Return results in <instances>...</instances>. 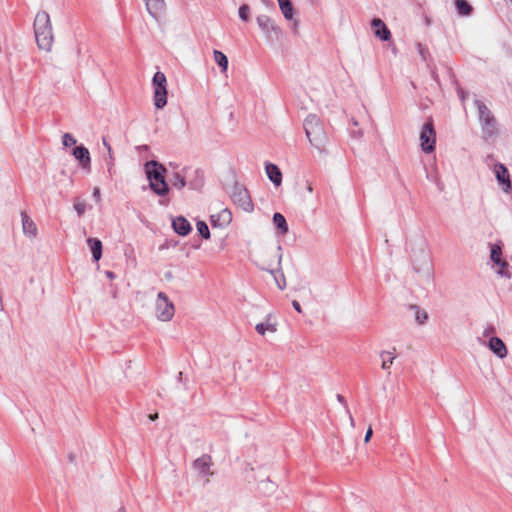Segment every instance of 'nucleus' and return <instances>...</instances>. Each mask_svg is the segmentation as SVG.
I'll use <instances>...</instances> for the list:
<instances>
[{"instance_id": "obj_13", "label": "nucleus", "mask_w": 512, "mask_h": 512, "mask_svg": "<svg viewBox=\"0 0 512 512\" xmlns=\"http://www.w3.org/2000/svg\"><path fill=\"white\" fill-rule=\"evenodd\" d=\"M372 27L375 29V36L382 41H388L391 38V32L386 24L380 18H374L371 22Z\"/></svg>"}, {"instance_id": "obj_6", "label": "nucleus", "mask_w": 512, "mask_h": 512, "mask_svg": "<svg viewBox=\"0 0 512 512\" xmlns=\"http://www.w3.org/2000/svg\"><path fill=\"white\" fill-rule=\"evenodd\" d=\"M436 132L433 120L429 119L420 132V146L423 152L431 153L435 150Z\"/></svg>"}, {"instance_id": "obj_27", "label": "nucleus", "mask_w": 512, "mask_h": 512, "mask_svg": "<svg viewBox=\"0 0 512 512\" xmlns=\"http://www.w3.org/2000/svg\"><path fill=\"white\" fill-rule=\"evenodd\" d=\"M490 259L494 264H499L502 260V243L490 245Z\"/></svg>"}, {"instance_id": "obj_46", "label": "nucleus", "mask_w": 512, "mask_h": 512, "mask_svg": "<svg viewBox=\"0 0 512 512\" xmlns=\"http://www.w3.org/2000/svg\"><path fill=\"white\" fill-rule=\"evenodd\" d=\"M102 143L104 145V147L108 150V152H111V146H110V143L107 141L106 137H103L102 138Z\"/></svg>"}, {"instance_id": "obj_18", "label": "nucleus", "mask_w": 512, "mask_h": 512, "mask_svg": "<svg viewBox=\"0 0 512 512\" xmlns=\"http://www.w3.org/2000/svg\"><path fill=\"white\" fill-rule=\"evenodd\" d=\"M489 348L501 359L507 356L506 345L499 337L494 336L489 339Z\"/></svg>"}, {"instance_id": "obj_15", "label": "nucleus", "mask_w": 512, "mask_h": 512, "mask_svg": "<svg viewBox=\"0 0 512 512\" xmlns=\"http://www.w3.org/2000/svg\"><path fill=\"white\" fill-rule=\"evenodd\" d=\"M172 227L174 231L181 236H186L191 231V225L188 220L183 216H177L172 220Z\"/></svg>"}, {"instance_id": "obj_48", "label": "nucleus", "mask_w": 512, "mask_h": 512, "mask_svg": "<svg viewBox=\"0 0 512 512\" xmlns=\"http://www.w3.org/2000/svg\"><path fill=\"white\" fill-rule=\"evenodd\" d=\"M107 165H108V171H109V173H111V170H112V167H113V160L109 159Z\"/></svg>"}, {"instance_id": "obj_37", "label": "nucleus", "mask_w": 512, "mask_h": 512, "mask_svg": "<svg viewBox=\"0 0 512 512\" xmlns=\"http://www.w3.org/2000/svg\"><path fill=\"white\" fill-rule=\"evenodd\" d=\"M249 12L250 8L247 4L241 5L239 8V17L241 18V20L247 22L249 20Z\"/></svg>"}, {"instance_id": "obj_50", "label": "nucleus", "mask_w": 512, "mask_h": 512, "mask_svg": "<svg viewBox=\"0 0 512 512\" xmlns=\"http://www.w3.org/2000/svg\"><path fill=\"white\" fill-rule=\"evenodd\" d=\"M348 416H349V419H350L351 427H353V428H354V427H355L354 419H353V417H352V415H351V414H350V415H348Z\"/></svg>"}, {"instance_id": "obj_44", "label": "nucleus", "mask_w": 512, "mask_h": 512, "mask_svg": "<svg viewBox=\"0 0 512 512\" xmlns=\"http://www.w3.org/2000/svg\"><path fill=\"white\" fill-rule=\"evenodd\" d=\"M458 96L460 98L461 101H464L467 97V92H465L463 89L459 88L458 89Z\"/></svg>"}, {"instance_id": "obj_49", "label": "nucleus", "mask_w": 512, "mask_h": 512, "mask_svg": "<svg viewBox=\"0 0 512 512\" xmlns=\"http://www.w3.org/2000/svg\"><path fill=\"white\" fill-rule=\"evenodd\" d=\"M157 418H158V413H154V414H150L149 415V419L152 420V421L156 420Z\"/></svg>"}, {"instance_id": "obj_43", "label": "nucleus", "mask_w": 512, "mask_h": 512, "mask_svg": "<svg viewBox=\"0 0 512 512\" xmlns=\"http://www.w3.org/2000/svg\"><path fill=\"white\" fill-rule=\"evenodd\" d=\"M292 306L293 308L298 312V313H302V308H301V305L298 301L294 300L292 301Z\"/></svg>"}, {"instance_id": "obj_45", "label": "nucleus", "mask_w": 512, "mask_h": 512, "mask_svg": "<svg viewBox=\"0 0 512 512\" xmlns=\"http://www.w3.org/2000/svg\"><path fill=\"white\" fill-rule=\"evenodd\" d=\"M93 197L96 199L97 202L100 201V189L98 187L94 188Z\"/></svg>"}, {"instance_id": "obj_36", "label": "nucleus", "mask_w": 512, "mask_h": 512, "mask_svg": "<svg viewBox=\"0 0 512 512\" xmlns=\"http://www.w3.org/2000/svg\"><path fill=\"white\" fill-rule=\"evenodd\" d=\"M74 209L78 216L81 217L86 211V203L82 200L76 199L74 202Z\"/></svg>"}, {"instance_id": "obj_22", "label": "nucleus", "mask_w": 512, "mask_h": 512, "mask_svg": "<svg viewBox=\"0 0 512 512\" xmlns=\"http://www.w3.org/2000/svg\"><path fill=\"white\" fill-rule=\"evenodd\" d=\"M272 220H273V224L279 230L281 235L287 234V232H288V224H287V221H286L285 217L281 213L276 212L273 215V219Z\"/></svg>"}, {"instance_id": "obj_12", "label": "nucleus", "mask_w": 512, "mask_h": 512, "mask_svg": "<svg viewBox=\"0 0 512 512\" xmlns=\"http://www.w3.org/2000/svg\"><path fill=\"white\" fill-rule=\"evenodd\" d=\"M73 156L79 161L84 170H90L91 158L89 150L84 145L76 146L73 149Z\"/></svg>"}, {"instance_id": "obj_19", "label": "nucleus", "mask_w": 512, "mask_h": 512, "mask_svg": "<svg viewBox=\"0 0 512 512\" xmlns=\"http://www.w3.org/2000/svg\"><path fill=\"white\" fill-rule=\"evenodd\" d=\"M167 86H160L154 88V105L157 109H163L167 104Z\"/></svg>"}, {"instance_id": "obj_42", "label": "nucleus", "mask_w": 512, "mask_h": 512, "mask_svg": "<svg viewBox=\"0 0 512 512\" xmlns=\"http://www.w3.org/2000/svg\"><path fill=\"white\" fill-rule=\"evenodd\" d=\"M494 332H495L494 327H493L492 325H490V326H488V327L484 330L483 335H484L485 337H487V336H489L490 334H493Z\"/></svg>"}, {"instance_id": "obj_32", "label": "nucleus", "mask_w": 512, "mask_h": 512, "mask_svg": "<svg viewBox=\"0 0 512 512\" xmlns=\"http://www.w3.org/2000/svg\"><path fill=\"white\" fill-rule=\"evenodd\" d=\"M153 88L167 86V79L164 73L157 71L152 78Z\"/></svg>"}, {"instance_id": "obj_14", "label": "nucleus", "mask_w": 512, "mask_h": 512, "mask_svg": "<svg viewBox=\"0 0 512 512\" xmlns=\"http://www.w3.org/2000/svg\"><path fill=\"white\" fill-rule=\"evenodd\" d=\"M257 23H258L260 29L267 36H271L272 32H274L276 35L279 33V28L274 24V22L267 15L258 16Z\"/></svg>"}, {"instance_id": "obj_41", "label": "nucleus", "mask_w": 512, "mask_h": 512, "mask_svg": "<svg viewBox=\"0 0 512 512\" xmlns=\"http://www.w3.org/2000/svg\"><path fill=\"white\" fill-rule=\"evenodd\" d=\"M372 435H373V430H372V428H371V427H369V428L367 429L366 434H365V437H364V441H365V443H368V442L370 441V439H371Z\"/></svg>"}, {"instance_id": "obj_55", "label": "nucleus", "mask_w": 512, "mask_h": 512, "mask_svg": "<svg viewBox=\"0 0 512 512\" xmlns=\"http://www.w3.org/2000/svg\"><path fill=\"white\" fill-rule=\"evenodd\" d=\"M108 156H109V159H110V160H113V153H112V151H111V152H108Z\"/></svg>"}, {"instance_id": "obj_8", "label": "nucleus", "mask_w": 512, "mask_h": 512, "mask_svg": "<svg viewBox=\"0 0 512 512\" xmlns=\"http://www.w3.org/2000/svg\"><path fill=\"white\" fill-rule=\"evenodd\" d=\"M231 198L233 202L238 205L245 212H252L254 209L253 202L249 195L248 190L238 183L233 186Z\"/></svg>"}, {"instance_id": "obj_57", "label": "nucleus", "mask_w": 512, "mask_h": 512, "mask_svg": "<svg viewBox=\"0 0 512 512\" xmlns=\"http://www.w3.org/2000/svg\"><path fill=\"white\" fill-rule=\"evenodd\" d=\"M178 379H179V381H181V380H182V372H179V374H178Z\"/></svg>"}, {"instance_id": "obj_34", "label": "nucleus", "mask_w": 512, "mask_h": 512, "mask_svg": "<svg viewBox=\"0 0 512 512\" xmlns=\"http://www.w3.org/2000/svg\"><path fill=\"white\" fill-rule=\"evenodd\" d=\"M196 227H197V230L202 238H204V239L210 238V230L204 221H198L196 224Z\"/></svg>"}, {"instance_id": "obj_16", "label": "nucleus", "mask_w": 512, "mask_h": 512, "mask_svg": "<svg viewBox=\"0 0 512 512\" xmlns=\"http://www.w3.org/2000/svg\"><path fill=\"white\" fill-rule=\"evenodd\" d=\"M265 171L269 180L275 185L280 186L282 183V172L279 167L273 163H267L265 165Z\"/></svg>"}, {"instance_id": "obj_24", "label": "nucleus", "mask_w": 512, "mask_h": 512, "mask_svg": "<svg viewBox=\"0 0 512 512\" xmlns=\"http://www.w3.org/2000/svg\"><path fill=\"white\" fill-rule=\"evenodd\" d=\"M268 272L273 276L277 287L280 290H284L286 288V279L280 267L277 269H268Z\"/></svg>"}, {"instance_id": "obj_54", "label": "nucleus", "mask_w": 512, "mask_h": 512, "mask_svg": "<svg viewBox=\"0 0 512 512\" xmlns=\"http://www.w3.org/2000/svg\"><path fill=\"white\" fill-rule=\"evenodd\" d=\"M307 190H308L310 193L313 191V188H312L311 184H308V186H307Z\"/></svg>"}, {"instance_id": "obj_35", "label": "nucleus", "mask_w": 512, "mask_h": 512, "mask_svg": "<svg viewBox=\"0 0 512 512\" xmlns=\"http://www.w3.org/2000/svg\"><path fill=\"white\" fill-rule=\"evenodd\" d=\"M197 179L189 183L191 189H198L203 185V175L200 170H195Z\"/></svg>"}, {"instance_id": "obj_21", "label": "nucleus", "mask_w": 512, "mask_h": 512, "mask_svg": "<svg viewBox=\"0 0 512 512\" xmlns=\"http://www.w3.org/2000/svg\"><path fill=\"white\" fill-rule=\"evenodd\" d=\"M87 243L91 249L94 261H99L102 257V242L97 238H88Z\"/></svg>"}, {"instance_id": "obj_9", "label": "nucleus", "mask_w": 512, "mask_h": 512, "mask_svg": "<svg viewBox=\"0 0 512 512\" xmlns=\"http://www.w3.org/2000/svg\"><path fill=\"white\" fill-rule=\"evenodd\" d=\"M494 172L497 181L500 185H502V189L504 192L508 193L511 190V181L508 169L504 164L497 163L494 166Z\"/></svg>"}, {"instance_id": "obj_38", "label": "nucleus", "mask_w": 512, "mask_h": 512, "mask_svg": "<svg viewBox=\"0 0 512 512\" xmlns=\"http://www.w3.org/2000/svg\"><path fill=\"white\" fill-rule=\"evenodd\" d=\"M62 143L65 147H69L76 144V139L70 133H65L63 135Z\"/></svg>"}, {"instance_id": "obj_40", "label": "nucleus", "mask_w": 512, "mask_h": 512, "mask_svg": "<svg viewBox=\"0 0 512 512\" xmlns=\"http://www.w3.org/2000/svg\"><path fill=\"white\" fill-rule=\"evenodd\" d=\"M336 398H337V401H338L339 403H341V404L344 406V408H345V410H346V413H347L348 415H350V410H349V408H348V405H347V402H346V400H345L344 396H342L341 394H337V395H336Z\"/></svg>"}, {"instance_id": "obj_10", "label": "nucleus", "mask_w": 512, "mask_h": 512, "mask_svg": "<svg viewBox=\"0 0 512 512\" xmlns=\"http://www.w3.org/2000/svg\"><path fill=\"white\" fill-rule=\"evenodd\" d=\"M146 5V9L151 17L156 21L163 15L166 10V3L164 0H143Z\"/></svg>"}, {"instance_id": "obj_26", "label": "nucleus", "mask_w": 512, "mask_h": 512, "mask_svg": "<svg viewBox=\"0 0 512 512\" xmlns=\"http://www.w3.org/2000/svg\"><path fill=\"white\" fill-rule=\"evenodd\" d=\"M279 3V7L281 12L283 13L285 19L291 20L294 14V8L291 3V0H277Z\"/></svg>"}, {"instance_id": "obj_39", "label": "nucleus", "mask_w": 512, "mask_h": 512, "mask_svg": "<svg viewBox=\"0 0 512 512\" xmlns=\"http://www.w3.org/2000/svg\"><path fill=\"white\" fill-rule=\"evenodd\" d=\"M416 46H417L419 55L421 56L422 60L426 61L429 56L428 49L425 46H423L421 43H417Z\"/></svg>"}, {"instance_id": "obj_2", "label": "nucleus", "mask_w": 512, "mask_h": 512, "mask_svg": "<svg viewBox=\"0 0 512 512\" xmlns=\"http://www.w3.org/2000/svg\"><path fill=\"white\" fill-rule=\"evenodd\" d=\"M34 33L37 45L40 49L50 51L53 46V33L50 16L45 11L36 14L34 20Z\"/></svg>"}, {"instance_id": "obj_30", "label": "nucleus", "mask_w": 512, "mask_h": 512, "mask_svg": "<svg viewBox=\"0 0 512 512\" xmlns=\"http://www.w3.org/2000/svg\"><path fill=\"white\" fill-rule=\"evenodd\" d=\"M380 357L382 359V365H381L382 369L389 370L391 365L393 364L394 359H395L393 352L382 351L380 353Z\"/></svg>"}, {"instance_id": "obj_51", "label": "nucleus", "mask_w": 512, "mask_h": 512, "mask_svg": "<svg viewBox=\"0 0 512 512\" xmlns=\"http://www.w3.org/2000/svg\"><path fill=\"white\" fill-rule=\"evenodd\" d=\"M106 275H107V277H109L110 279H113V278H114V273H113V272H111V271H107V272H106Z\"/></svg>"}, {"instance_id": "obj_11", "label": "nucleus", "mask_w": 512, "mask_h": 512, "mask_svg": "<svg viewBox=\"0 0 512 512\" xmlns=\"http://www.w3.org/2000/svg\"><path fill=\"white\" fill-rule=\"evenodd\" d=\"M211 464V457L207 454L202 455L193 462L195 470H197L199 475L202 477L212 475V472L210 471Z\"/></svg>"}, {"instance_id": "obj_3", "label": "nucleus", "mask_w": 512, "mask_h": 512, "mask_svg": "<svg viewBox=\"0 0 512 512\" xmlns=\"http://www.w3.org/2000/svg\"><path fill=\"white\" fill-rule=\"evenodd\" d=\"M145 172L150 181V188L159 196H165L169 192L168 184L165 181L164 173L166 168L155 160L145 164Z\"/></svg>"}, {"instance_id": "obj_28", "label": "nucleus", "mask_w": 512, "mask_h": 512, "mask_svg": "<svg viewBox=\"0 0 512 512\" xmlns=\"http://www.w3.org/2000/svg\"><path fill=\"white\" fill-rule=\"evenodd\" d=\"M409 309L414 311L415 321L419 325H423L427 321V319H428L427 312L425 310L421 309L418 305H413V304L409 305Z\"/></svg>"}, {"instance_id": "obj_56", "label": "nucleus", "mask_w": 512, "mask_h": 512, "mask_svg": "<svg viewBox=\"0 0 512 512\" xmlns=\"http://www.w3.org/2000/svg\"><path fill=\"white\" fill-rule=\"evenodd\" d=\"M117 512H126V511H125V508L122 506V507H120V508L117 510Z\"/></svg>"}, {"instance_id": "obj_20", "label": "nucleus", "mask_w": 512, "mask_h": 512, "mask_svg": "<svg viewBox=\"0 0 512 512\" xmlns=\"http://www.w3.org/2000/svg\"><path fill=\"white\" fill-rule=\"evenodd\" d=\"M21 218L24 234L27 235L28 237H36L37 227L34 221L24 211L21 212Z\"/></svg>"}, {"instance_id": "obj_47", "label": "nucleus", "mask_w": 512, "mask_h": 512, "mask_svg": "<svg viewBox=\"0 0 512 512\" xmlns=\"http://www.w3.org/2000/svg\"><path fill=\"white\" fill-rule=\"evenodd\" d=\"M281 246H278L277 247V257H278V266H280L281 264V258H282V255H281Z\"/></svg>"}, {"instance_id": "obj_29", "label": "nucleus", "mask_w": 512, "mask_h": 512, "mask_svg": "<svg viewBox=\"0 0 512 512\" xmlns=\"http://www.w3.org/2000/svg\"><path fill=\"white\" fill-rule=\"evenodd\" d=\"M213 56H214L215 62L221 68V72L225 73L227 71V69H228V58H227V56L223 52H221L219 50H214L213 51Z\"/></svg>"}, {"instance_id": "obj_5", "label": "nucleus", "mask_w": 512, "mask_h": 512, "mask_svg": "<svg viewBox=\"0 0 512 512\" xmlns=\"http://www.w3.org/2000/svg\"><path fill=\"white\" fill-rule=\"evenodd\" d=\"M413 268L418 274H421L427 281L432 279L433 267L430 256L425 251L420 250L418 254L413 257Z\"/></svg>"}, {"instance_id": "obj_53", "label": "nucleus", "mask_w": 512, "mask_h": 512, "mask_svg": "<svg viewBox=\"0 0 512 512\" xmlns=\"http://www.w3.org/2000/svg\"><path fill=\"white\" fill-rule=\"evenodd\" d=\"M139 148H141L142 151H145V150L148 149V146L147 145H141V146H139Z\"/></svg>"}, {"instance_id": "obj_33", "label": "nucleus", "mask_w": 512, "mask_h": 512, "mask_svg": "<svg viewBox=\"0 0 512 512\" xmlns=\"http://www.w3.org/2000/svg\"><path fill=\"white\" fill-rule=\"evenodd\" d=\"M495 265L499 267V269L497 270V273L500 276L506 277V278H511V273L508 270L509 264L506 260L502 259L499 264H495Z\"/></svg>"}, {"instance_id": "obj_4", "label": "nucleus", "mask_w": 512, "mask_h": 512, "mask_svg": "<svg viewBox=\"0 0 512 512\" xmlns=\"http://www.w3.org/2000/svg\"><path fill=\"white\" fill-rule=\"evenodd\" d=\"M483 138L489 140L498 134L497 120L491 110L479 99L475 100Z\"/></svg>"}, {"instance_id": "obj_17", "label": "nucleus", "mask_w": 512, "mask_h": 512, "mask_svg": "<svg viewBox=\"0 0 512 512\" xmlns=\"http://www.w3.org/2000/svg\"><path fill=\"white\" fill-rule=\"evenodd\" d=\"M232 221V213L229 209H222L217 215H211V222L214 226H227Z\"/></svg>"}, {"instance_id": "obj_25", "label": "nucleus", "mask_w": 512, "mask_h": 512, "mask_svg": "<svg viewBox=\"0 0 512 512\" xmlns=\"http://www.w3.org/2000/svg\"><path fill=\"white\" fill-rule=\"evenodd\" d=\"M455 7L460 16L471 15L473 8L467 0H455Z\"/></svg>"}, {"instance_id": "obj_31", "label": "nucleus", "mask_w": 512, "mask_h": 512, "mask_svg": "<svg viewBox=\"0 0 512 512\" xmlns=\"http://www.w3.org/2000/svg\"><path fill=\"white\" fill-rule=\"evenodd\" d=\"M170 182L172 186L177 189H182L186 186L185 176L179 172L173 174L172 178L170 179Z\"/></svg>"}, {"instance_id": "obj_1", "label": "nucleus", "mask_w": 512, "mask_h": 512, "mask_svg": "<svg viewBox=\"0 0 512 512\" xmlns=\"http://www.w3.org/2000/svg\"><path fill=\"white\" fill-rule=\"evenodd\" d=\"M304 130L310 144L319 152H323L328 143V136L320 118L315 114H309L304 120Z\"/></svg>"}, {"instance_id": "obj_7", "label": "nucleus", "mask_w": 512, "mask_h": 512, "mask_svg": "<svg viewBox=\"0 0 512 512\" xmlns=\"http://www.w3.org/2000/svg\"><path fill=\"white\" fill-rule=\"evenodd\" d=\"M175 313L174 304L164 292H159L156 299V316L160 321H170Z\"/></svg>"}, {"instance_id": "obj_23", "label": "nucleus", "mask_w": 512, "mask_h": 512, "mask_svg": "<svg viewBox=\"0 0 512 512\" xmlns=\"http://www.w3.org/2000/svg\"><path fill=\"white\" fill-rule=\"evenodd\" d=\"M271 319V316L268 315L267 316V320L266 322L264 323H258L256 326H255V330L257 331V333H259L260 335H265V333L267 331L271 332V333H275L277 331V328H276V323H272L270 321Z\"/></svg>"}, {"instance_id": "obj_52", "label": "nucleus", "mask_w": 512, "mask_h": 512, "mask_svg": "<svg viewBox=\"0 0 512 512\" xmlns=\"http://www.w3.org/2000/svg\"><path fill=\"white\" fill-rule=\"evenodd\" d=\"M139 148H141L142 151H145V150L148 149V146L147 145H141V146H139Z\"/></svg>"}]
</instances>
